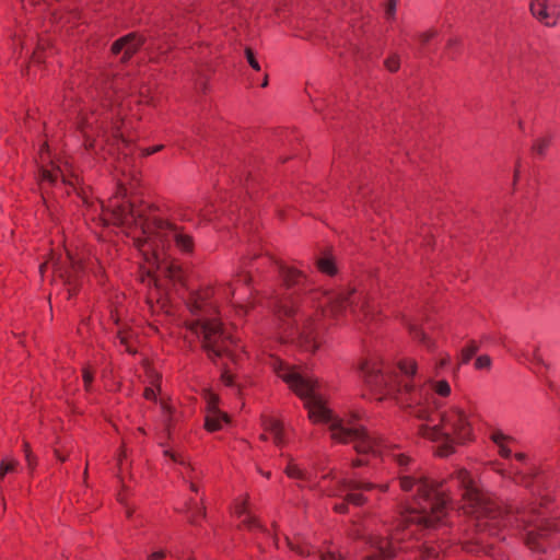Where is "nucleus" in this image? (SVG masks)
Instances as JSON below:
<instances>
[{
	"mask_svg": "<svg viewBox=\"0 0 560 560\" xmlns=\"http://www.w3.org/2000/svg\"><path fill=\"white\" fill-rule=\"evenodd\" d=\"M400 486L405 491H416L417 502L409 512L410 522L430 527L443 517L444 500L425 480L405 476L400 478Z\"/></svg>",
	"mask_w": 560,
	"mask_h": 560,
	"instance_id": "obj_1",
	"label": "nucleus"
},
{
	"mask_svg": "<svg viewBox=\"0 0 560 560\" xmlns=\"http://www.w3.org/2000/svg\"><path fill=\"white\" fill-rule=\"evenodd\" d=\"M506 522L523 530L525 544L534 551H544L549 535L560 530V521L556 517H547L535 506L509 514Z\"/></svg>",
	"mask_w": 560,
	"mask_h": 560,
	"instance_id": "obj_2",
	"label": "nucleus"
},
{
	"mask_svg": "<svg viewBox=\"0 0 560 560\" xmlns=\"http://www.w3.org/2000/svg\"><path fill=\"white\" fill-rule=\"evenodd\" d=\"M467 421L464 413L455 408L441 416V422L422 424L419 434L438 444L439 456L446 457L454 452V438L464 439L467 433Z\"/></svg>",
	"mask_w": 560,
	"mask_h": 560,
	"instance_id": "obj_3",
	"label": "nucleus"
},
{
	"mask_svg": "<svg viewBox=\"0 0 560 560\" xmlns=\"http://www.w3.org/2000/svg\"><path fill=\"white\" fill-rule=\"evenodd\" d=\"M304 407L306 408L308 419L312 422L328 424L334 440H348L347 438H343L341 433L350 438L358 436L360 434L358 431L345 428L340 421L335 418L332 411L328 408L327 402L319 395L307 398L304 402Z\"/></svg>",
	"mask_w": 560,
	"mask_h": 560,
	"instance_id": "obj_4",
	"label": "nucleus"
},
{
	"mask_svg": "<svg viewBox=\"0 0 560 560\" xmlns=\"http://www.w3.org/2000/svg\"><path fill=\"white\" fill-rule=\"evenodd\" d=\"M187 328L201 336L202 347L209 354L221 357L225 352L221 325L217 319L191 322Z\"/></svg>",
	"mask_w": 560,
	"mask_h": 560,
	"instance_id": "obj_5",
	"label": "nucleus"
},
{
	"mask_svg": "<svg viewBox=\"0 0 560 560\" xmlns=\"http://www.w3.org/2000/svg\"><path fill=\"white\" fill-rule=\"evenodd\" d=\"M500 342L503 348L518 362L523 364H529L533 372L538 376H542L545 371L548 370V364L539 354V343L527 342L526 345L522 346L520 343L509 341L505 338Z\"/></svg>",
	"mask_w": 560,
	"mask_h": 560,
	"instance_id": "obj_6",
	"label": "nucleus"
},
{
	"mask_svg": "<svg viewBox=\"0 0 560 560\" xmlns=\"http://www.w3.org/2000/svg\"><path fill=\"white\" fill-rule=\"evenodd\" d=\"M144 43V35L131 32L116 39L110 46V52L114 56L121 55L120 61L128 62L141 49Z\"/></svg>",
	"mask_w": 560,
	"mask_h": 560,
	"instance_id": "obj_7",
	"label": "nucleus"
},
{
	"mask_svg": "<svg viewBox=\"0 0 560 560\" xmlns=\"http://www.w3.org/2000/svg\"><path fill=\"white\" fill-rule=\"evenodd\" d=\"M280 377L298 396L304 399V402L307 400V398L317 395L314 392L316 387V381L301 375L295 370L287 371L285 373L281 374Z\"/></svg>",
	"mask_w": 560,
	"mask_h": 560,
	"instance_id": "obj_8",
	"label": "nucleus"
},
{
	"mask_svg": "<svg viewBox=\"0 0 560 560\" xmlns=\"http://www.w3.org/2000/svg\"><path fill=\"white\" fill-rule=\"evenodd\" d=\"M393 534L371 537L369 544L374 552L364 560H390L395 557L397 546Z\"/></svg>",
	"mask_w": 560,
	"mask_h": 560,
	"instance_id": "obj_9",
	"label": "nucleus"
},
{
	"mask_svg": "<svg viewBox=\"0 0 560 560\" xmlns=\"http://www.w3.org/2000/svg\"><path fill=\"white\" fill-rule=\"evenodd\" d=\"M532 14L546 26H553L560 16L559 5L553 0H534L530 3Z\"/></svg>",
	"mask_w": 560,
	"mask_h": 560,
	"instance_id": "obj_10",
	"label": "nucleus"
},
{
	"mask_svg": "<svg viewBox=\"0 0 560 560\" xmlns=\"http://www.w3.org/2000/svg\"><path fill=\"white\" fill-rule=\"evenodd\" d=\"M103 225H129L136 223L132 205H121L103 211L101 217Z\"/></svg>",
	"mask_w": 560,
	"mask_h": 560,
	"instance_id": "obj_11",
	"label": "nucleus"
},
{
	"mask_svg": "<svg viewBox=\"0 0 560 560\" xmlns=\"http://www.w3.org/2000/svg\"><path fill=\"white\" fill-rule=\"evenodd\" d=\"M235 515L246 529L264 530V526L260 520L252 511V505L248 498H243L236 503Z\"/></svg>",
	"mask_w": 560,
	"mask_h": 560,
	"instance_id": "obj_12",
	"label": "nucleus"
},
{
	"mask_svg": "<svg viewBox=\"0 0 560 560\" xmlns=\"http://www.w3.org/2000/svg\"><path fill=\"white\" fill-rule=\"evenodd\" d=\"M514 442L515 441L512 436L504 434L499 429L492 428V450L494 448L502 458L508 459L511 457V446Z\"/></svg>",
	"mask_w": 560,
	"mask_h": 560,
	"instance_id": "obj_13",
	"label": "nucleus"
},
{
	"mask_svg": "<svg viewBox=\"0 0 560 560\" xmlns=\"http://www.w3.org/2000/svg\"><path fill=\"white\" fill-rule=\"evenodd\" d=\"M357 370L366 384H375L381 373L380 364L374 359H361Z\"/></svg>",
	"mask_w": 560,
	"mask_h": 560,
	"instance_id": "obj_14",
	"label": "nucleus"
},
{
	"mask_svg": "<svg viewBox=\"0 0 560 560\" xmlns=\"http://www.w3.org/2000/svg\"><path fill=\"white\" fill-rule=\"evenodd\" d=\"M353 431H358L360 434L358 436H347L341 433L343 438L348 440H338L339 442H353L355 443V450L360 454L375 453L374 442L366 435V433L362 429H352Z\"/></svg>",
	"mask_w": 560,
	"mask_h": 560,
	"instance_id": "obj_15",
	"label": "nucleus"
},
{
	"mask_svg": "<svg viewBox=\"0 0 560 560\" xmlns=\"http://www.w3.org/2000/svg\"><path fill=\"white\" fill-rule=\"evenodd\" d=\"M222 422L229 423L230 417L223 411L207 412L205 428L209 432L218 431L222 428Z\"/></svg>",
	"mask_w": 560,
	"mask_h": 560,
	"instance_id": "obj_16",
	"label": "nucleus"
},
{
	"mask_svg": "<svg viewBox=\"0 0 560 560\" xmlns=\"http://www.w3.org/2000/svg\"><path fill=\"white\" fill-rule=\"evenodd\" d=\"M262 429L266 432L271 433L276 444H281L283 442V427L279 420H277V419L262 420Z\"/></svg>",
	"mask_w": 560,
	"mask_h": 560,
	"instance_id": "obj_17",
	"label": "nucleus"
},
{
	"mask_svg": "<svg viewBox=\"0 0 560 560\" xmlns=\"http://www.w3.org/2000/svg\"><path fill=\"white\" fill-rule=\"evenodd\" d=\"M318 270L329 277H334L338 272L335 258L330 255L324 254L316 259Z\"/></svg>",
	"mask_w": 560,
	"mask_h": 560,
	"instance_id": "obj_18",
	"label": "nucleus"
},
{
	"mask_svg": "<svg viewBox=\"0 0 560 560\" xmlns=\"http://www.w3.org/2000/svg\"><path fill=\"white\" fill-rule=\"evenodd\" d=\"M57 173H60L61 175L71 173L69 164L67 162H61L59 160H51L44 167L40 175H57Z\"/></svg>",
	"mask_w": 560,
	"mask_h": 560,
	"instance_id": "obj_19",
	"label": "nucleus"
},
{
	"mask_svg": "<svg viewBox=\"0 0 560 560\" xmlns=\"http://www.w3.org/2000/svg\"><path fill=\"white\" fill-rule=\"evenodd\" d=\"M165 236H172L180 249L185 252H191L194 243L190 236L179 233L175 230H171L170 233Z\"/></svg>",
	"mask_w": 560,
	"mask_h": 560,
	"instance_id": "obj_20",
	"label": "nucleus"
},
{
	"mask_svg": "<svg viewBox=\"0 0 560 560\" xmlns=\"http://www.w3.org/2000/svg\"><path fill=\"white\" fill-rule=\"evenodd\" d=\"M463 42L459 37H450L446 40L444 51L448 58L455 59L462 52Z\"/></svg>",
	"mask_w": 560,
	"mask_h": 560,
	"instance_id": "obj_21",
	"label": "nucleus"
},
{
	"mask_svg": "<svg viewBox=\"0 0 560 560\" xmlns=\"http://www.w3.org/2000/svg\"><path fill=\"white\" fill-rule=\"evenodd\" d=\"M163 275L165 278H167L170 281H173V282L182 283L184 280V276H183V271H182L180 267L173 265V264L166 265L163 268Z\"/></svg>",
	"mask_w": 560,
	"mask_h": 560,
	"instance_id": "obj_22",
	"label": "nucleus"
},
{
	"mask_svg": "<svg viewBox=\"0 0 560 560\" xmlns=\"http://www.w3.org/2000/svg\"><path fill=\"white\" fill-rule=\"evenodd\" d=\"M205 399H206V412H214V411H221L219 409V402L220 398L219 395L214 392L208 389L205 392Z\"/></svg>",
	"mask_w": 560,
	"mask_h": 560,
	"instance_id": "obj_23",
	"label": "nucleus"
},
{
	"mask_svg": "<svg viewBox=\"0 0 560 560\" xmlns=\"http://www.w3.org/2000/svg\"><path fill=\"white\" fill-rule=\"evenodd\" d=\"M354 293V289L348 290L346 293L339 294L330 304L331 311L334 313H340L342 311V306L347 303L350 296Z\"/></svg>",
	"mask_w": 560,
	"mask_h": 560,
	"instance_id": "obj_24",
	"label": "nucleus"
},
{
	"mask_svg": "<svg viewBox=\"0 0 560 560\" xmlns=\"http://www.w3.org/2000/svg\"><path fill=\"white\" fill-rule=\"evenodd\" d=\"M439 36V30L435 27H431L425 30L417 35V40L419 42L421 47H425L429 45L434 38Z\"/></svg>",
	"mask_w": 560,
	"mask_h": 560,
	"instance_id": "obj_25",
	"label": "nucleus"
},
{
	"mask_svg": "<svg viewBox=\"0 0 560 560\" xmlns=\"http://www.w3.org/2000/svg\"><path fill=\"white\" fill-rule=\"evenodd\" d=\"M550 143H551V137L538 138L533 143V152L538 156H542V155H545Z\"/></svg>",
	"mask_w": 560,
	"mask_h": 560,
	"instance_id": "obj_26",
	"label": "nucleus"
},
{
	"mask_svg": "<svg viewBox=\"0 0 560 560\" xmlns=\"http://www.w3.org/2000/svg\"><path fill=\"white\" fill-rule=\"evenodd\" d=\"M282 276L288 285H293L303 277V273L295 268H282Z\"/></svg>",
	"mask_w": 560,
	"mask_h": 560,
	"instance_id": "obj_27",
	"label": "nucleus"
},
{
	"mask_svg": "<svg viewBox=\"0 0 560 560\" xmlns=\"http://www.w3.org/2000/svg\"><path fill=\"white\" fill-rule=\"evenodd\" d=\"M431 387L440 396L447 397L451 394V387L446 381H432Z\"/></svg>",
	"mask_w": 560,
	"mask_h": 560,
	"instance_id": "obj_28",
	"label": "nucleus"
},
{
	"mask_svg": "<svg viewBox=\"0 0 560 560\" xmlns=\"http://www.w3.org/2000/svg\"><path fill=\"white\" fill-rule=\"evenodd\" d=\"M479 347L475 341H471L460 351V358L463 363H467L478 351Z\"/></svg>",
	"mask_w": 560,
	"mask_h": 560,
	"instance_id": "obj_29",
	"label": "nucleus"
},
{
	"mask_svg": "<svg viewBox=\"0 0 560 560\" xmlns=\"http://www.w3.org/2000/svg\"><path fill=\"white\" fill-rule=\"evenodd\" d=\"M51 161L50 153L48 150V144L45 142L42 144V148L38 153V165L40 168V172L44 170V167L47 165V163Z\"/></svg>",
	"mask_w": 560,
	"mask_h": 560,
	"instance_id": "obj_30",
	"label": "nucleus"
},
{
	"mask_svg": "<svg viewBox=\"0 0 560 560\" xmlns=\"http://www.w3.org/2000/svg\"><path fill=\"white\" fill-rule=\"evenodd\" d=\"M285 472L290 478H295V479H304L305 478L303 470L299 467L298 464L292 463V462L288 464Z\"/></svg>",
	"mask_w": 560,
	"mask_h": 560,
	"instance_id": "obj_31",
	"label": "nucleus"
},
{
	"mask_svg": "<svg viewBox=\"0 0 560 560\" xmlns=\"http://www.w3.org/2000/svg\"><path fill=\"white\" fill-rule=\"evenodd\" d=\"M384 66L389 72H397L400 68V58L397 55H392L385 59Z\"/></svg>",
	"mask_w": 560,
	"mask_h": 560,
	"instance_id": "obj_32",
	"label": "nucleus"
},
{
	"mask_svg": "<svg viewBox=\"0 0 560 560\" xmlns=\"http://www.w3.org/2000/svg\"><path fill=\"white\" fill-rule=\"evenodd\" d=\"M244 54H245V58H246L247 62L249 63V66L255 71H260V65L255 56L254 50L250 47H246L244 50Z\"/></svg>",
	"mask_w": 560,
	"mask_h": 560,
	"instance_id": "obj_33",
	"label": "nucleus"
},
{
	"mask_svg": "<svg viewBox=\"0 0 560 560\" xmlns=\"http://www.w3.org/2000/svg\"><path fill=\"white\" fill-rule=\"evenodd\" d=\"M400 371L408 375H415L417 371V364L415 361L411 360H405L399 362L398 364Z\"/></svg>",
	"mask_w": 560,
	"mask_h": 560,
	"instance_id": "obj_34",
	"label": "nucleus"
},
{
	"mask_svg": "<svg viewBox=\"0 0 560 560\" xmlns=\"http://www.w3.org/2000/svg\"><path fill=\"white\" fill-rule=\"evenodd\" d=\"M343 487L348 490H371L374 488L372 483L357 482V481H347L343 483Z\"/></svg>",
	"mask_w": 560,
	"mask_h": 560,
	"instance_id": "obj_35",
	"label": "nucleus"
},
{
	"mask_svg": "<svg viewBox=\"0 0 560 560\" xmlns=\"http://www.w3.org/2000/svg\"><path fill=\"white\" fill-rule=\"evenodd\" d=\"M492 471H495L497 474H499L503 477H510L511 474L518 472V470L514 466H511V471H508L501 464L495 463L493 460H492Z\"/></svg>",
	"mask_w": 560,
	"mask_h": 560,
	"instance_id": "obj_36",
	"label": "nucleus"
},
{
	"mask_svg": "<svg viewBox=\"0 0 560 560\" xmlns=\"http://www.w3.org/2000/svg\"><path fill=\"white\" fill-rule=\"evenodd\" d=\"M322 560H343L346 558L345 553L340 550H327L322 553Z\"/></svg>",
	"mask_w": 560,
	"mask_h": 560,
	"instance_id": "obj_37",
	"label": "nucleus"
},
{
	"mask_svg": "<svg viewBox=\"0 0 560 560\" xmlns=\"http://www.w3.org/2000/svg\"><path fill=\"white\" fill-rule=\"evenodd\" d=\"M161 392V387L160 385H156V387H145L144 390H143V397L144 399L147 400H153L155 401L156 398H158V395L160 394Z\"/></svg>",
	"mask_w": 560,
	"mask_h": 560,
	"instance_id": "obj_38",
	"label": "nucleus"
},
{
	"mask_svg": "<svg viewBox=\"0 0 560 560\" xmlns=\"http://www.w3.org/2000/svg\"><path fill=\"white\" fill-rule=\"evenodd\" d=\"M161 409L166 417V423L170 424L172 422V417L174 413V407L166 400H162L160 402Z\"/></svg>",
	"mask_w": 560,
	"mask_h": 560,
	"instance_id": "obj_39",
	"label": "nucleus"
},
{
	"mask_svg": "<svg viewBox=\"0 0 560 560\" xmlns=\"http://www.w3.org/2000/svg\"><path fill=\"white\" fill-rule=\"evenodd\" d=\"M156 260H158V256L155 253H152L151 256H147L145 255V262L149 264L150 266L144 270V272L148 275V276H151L152 272H153V267L156 265Z\"/></svg>",
	"mask_w": 560,
	"mask_h": 560,
	"instance_id": "obj_40",
	"label": "nucleus"
},
{
	"mask_svg": "<svg viewBox=\"0 0 560 560\" xmlns=\"http://www.w3.org/2000/svg\"><path fill=\"white\" fill-rule=\"evenodd\" d=\"M82 378L85 384V388L89 389L93 382V374L89 369H84L82 372Z\"/></svg>",
	"mask_w": 560,
	"mask_h": 560,
	"instance_id": "obj_41",
	"label": "nucleus"
},
{
	"mask_svg": "<svg viewBox=\"0 0 560 560\" xmlns=\"http://www.w3.org/2000/svg\"><path fill=\"white\" fill-rule=\"evenodd\" d=\"M164 455H165V456H168V457H170L173 462H175V463H178V464H180V465H184V464H185L183 456H182V455H179V454H176V453H174V452H172V451L166 450V451L164 452Z\"/></svg>",
	"mask_w": 560,
	"mask_h": 560,
	"instance_id": "obj_42",
	"label": "nucleus"
},
{
	"mask_svg": "<svg viewBox=\"0 0 560 560\" xmlns=\"http://www.w3.org/2000/svg\"><path fill=\"white\" fill-rule=\"evenodd\" d=\"M490 364V360L487 355H481L479 358H477L476 362H475V366L477 369H485L487 366H489Z\"/></svg>",
	"mask_w": 560,
	"mask_h": 560,
	"instance_id": "obj_43",
	"label": "nucleus"
},
{
	"mask_svg": "<svg viewBox=\"0 0 560 560\" xmlns=\"http://www.w3.org/2000/svg\"><path fill=\"white\" fill-rule=\"evenodd\" d=\"M347 500L353 504L360 505L364 502V498L361 494L349 493Z\"/></svg>",
	"mask_w": 560,
	"mask_h": 560,
	"instance_id": "obj_44",
	"label": "nucleus"
},
{
	"mask_svg": "<svg viewBox=\"0 0 560 560\" xmlns=\"http://www.w3.org/2000/svg\"><path fill=\"white\" fill-rule=\"evenodd\" d=\"M120 124H121V121H120L119 124L117 122V124L115 125V127L113 128V133H112V136H113V138H114L115 140H121V141H125L124 136H122V133H121V131H120Z\"/></svg>",
	"mask_w": 560,
	"mask_h": 560,
	"instance_id": "obj_45",
	"label": "nucleus"
},
{
	"mask_svg": "<svg viewBox=\"0 0 560 560\" xmlns=\"http://www.w3.org/2000/svg\"><path fill=\"white\" fill-rule=\"evenodd\" d=\"M395 11H396V1L395 0H389L387 9H386V15L389 19H393L394 15H395Z\"/></svg>",
	"mask_w": 560,
	"mask_h": 560,
	"instance_id": "obj_46",
	"label": "nucleus"
},
{
	"mask_svg": "<svg viewBox=\"0 0 560 560\" xmlns=\"http://www.w3.org/2000/svg\"><path fill=\"white\" fill-rule=\"evenodd\" d=\"M13 467L12 463H2L0 466V477L2 478L8 471H11Z\"/></svg>",
	"mask_w": 560,
	"mask_h": 560,
	"instance_id": "obj_47",
	"label": "nucleus"
},
{
	"mask_svg": "<svg viewBox=\"0 0 560 560\" xmlns=\"http://www.w3.org/2000/svg\"><path fill=\"white\" fill-rule=\"evenodd\" d=\"M31 62H32V63H40V62H43V56H42V50H40V48H37V49L33 52V56H32Z\"/></svg>",
	"mask_w": 560,
	"mask_h": 560,
	"instance_id": "obj_48",
	"label": "nucleus"
},
{
	"mask_svg": "<svg viewBox=\"0 0 560 560\" xmlns=\"http://www.w3.org/2000/svg\"><path fill=\"white\" fill-rule=\"evenodd\" d=\"M276 372L278 373V375L280 376L281 374L285 373L287 371H294L293 369H289V368H284L282 365V363H279V365H277L275 368Z\"/></svg>",
	"mask_w": 560,
	"mask_h": 560,
	"instance_id": "obj_49",
	"label": "nucleus"
},
{
	"mask_svg": "<svg viewBox=\"0 0 560 560\" xmlns=\"http://www.w3.org/2000/svg\"><path fill=\"white\" fill-rule=\"evenodd\" d=\"M397 462L399 465H406L409 462V458L404 454H399L397 455Z\"/></svg>",
	"mask_w": 560,
	"mask_h": 560,
	"instance_id": "obj_50",
	"label": "nucleus"
},
{
	"mask_svg": "<svg viewBox=\"0 0 560 560\" xmlns=\"http://www.w3.org/2000/svg\"><path fill=\"white\" fill-rule=\"evenodd\" d=\"M161 148H162L161 145L153 147V148H148L145 150V154L147 155L153 154V153L158 152Z\"/></svg>",
	"mask_w": 560,
	"mask_h": 560,
	"instance_id": "obj_51",
	"label": "nucleus"
},
{
	"mask_svg": "<svg viewBox=\"0 0 560 560\" xmlns=\"http://www.w3.org/2000/svg\"><path fill=\"white\" fill-rule=\"evenodd\" d=\"M515 459L518 460V462H524L525 458H526V455L524 453H516L514 455Z\"/></svg>",
	"mask_w": 560,
	"mask_h": 560,
	"instance_id": "obj_52",
	"label": "nucleus"
},
{
	"mask_svg": "<svg viewBox=\"0 0 560 560\" xmlns=\"http://www.w3.org/2000/svg\"><path fill=\"white\" fill-rule=\"evenodd\" d=\"M67 255H68V258L70 259L71 264L73 267H75L77 265H79V261H77L74 259V257L72 256V254L70 252H67Z\"/></svg>",
	"mask_w": 560,
	"mask_h": 560,
	"instance_id": "obj_53",
	"label": "nucleus"
},
{
	"mask_svg": "<svg viewBox=\"0 0 560 560\" xmlns=\"http://www.w3.org/2000/svg\"><path fill=\"white\" fill-rule=\"evenodd\" d=\"M467 494H468L469 497H471V498H472L474 495H477V489H475L474 487H469V488H468V492H467Z\"/></svg>",
	"mask_w": 560,
	"mask_h": 560,
	"instance_id": "obj_54",
	"label": "nucleus"
},
{
	"mask_svg": "<svg viewBox=\"0 0 560 560\" xmlns=\"http://www.w3.org/2000/svg\"><path fill=\"white\" fill-rule=\"evenodd\" d=\"M223 381L228 384V385H231L232 384V376L231 375H223Z\"/></svg>",
	"mask_w": 560,
	"mask_h": 560,
	"instance_id": "obj_55",
	"label": "nucleus"
},
{
	"mask_svg": "<svg viewBox=\"0 0 560 560\" xmlns=\"http://www.w3.org/2000/svg\"><path fill=\"white\" fill-rule=\"evenodd\" d=\"M268 84V74L266 73L261 83V86L265 88Z\"/></svg>",
	"mask_w": 560,
	"mask_h": 560,
	"instance_id": "obj_56",
	"label": "nucleus"
},
{
	"mask_svg": "<svg viewBox=\"0 0 560 560\" xmlns=\"http://www.w3.org/2000/svg\"><path fill=\"white\" fill-rule=\"evenodd\" d=\"M190 489H191V491H194V492H197V491H198V488H197V486H196L195 483H191V485H190Z\"/></svg>",
	"mask_w": 560,
	"mask_h": 560,
	"instance_id": "obj_57",
	"label": "nucleus"
},
{
	"mask_svg": "<svg viewBox=\"0 0 560 560\" xmlns=\"http://www.w3.org/2000/svg\"><path fill=\"white\" fill-rule=\"evenodd\" d=\"M56 455H57V457H58V459L60 462H65L66 460V458L63 456H61L58 452L56 453Z\"/></svg>",
	"mask_w": 560,
	"mask_h": 560,
	"instance_id": "obj_58",
	"label": "nucleus"
},
{
	"mask_svg": "<svg viewBox=\"0 0 560 560\" xmlns=\"http://www.w3.org/2000/svg\"><path fill=\"white\" fill-rule=\"evenodd\" d=\"M85 147L86 148H92L93 147V142H90L89 140L85 141Z\"/></svg>",
	"mask_w": 560,
	"mask_h": 560,
	"instance_id": "obj_59",
	"label": "nucleus"
},
{
	"mask_svg": "<svg viewBox=\"0 0 560 560\" xmlns=\"http://www.w3.org/2000/svg\"><path fill=\"white\" fill-rule=\"evenodd\" d=\"M491 513H492V520L494 518V502L492 501V510H491Z\"/></svg>",
	"mask_w": 560,
	"mask_h": 560,
	"instance_id": "obj_60",
	"label": "nucleus"
},
{
	"mask_svg": "<svg viewBox=\"0 0 560 560\" xmlns=\"http://www.w3.org/2000/svg\"><path fill=\"white\" fill-rule=\"evenodd\" d=\"M196 308H198L197 304L191 305V311L194 312Z\"/></svg>",
	"mask_w": 560,
	"mask_h": 560,
	"instance_id": "obj_61",
	"label": "nucleus"
},
{
	"mask_svg": "<svg viewBox=\"0 0 560 560\" xmlns=\"http://www.w3.org/2000/svg\"><path fill=\"white\" fill-rule=\"evenodd\" d=\"M260 439H261L262 441H266V440H267V438H266V435H265V434H261V435H260Z\"/></svg>",
	"mask_w": 560,
	"mask_h": 560,
	"instance_id": "obj_62",
	"label": "nucleus"
},
{
	"mask_svg": "<svg viewBox=\"0 0 560 560\" xmlns=\"http://www.w3.org/2000/svg\"><path fill=\"white\" fill-rule=\"evenodd\" d=\"M288 546H289L292 550H294V547L291 545V542H288Z\"/></svg>",
	"mask_w": 560,
	"mask_h": 560,
	"instance_id": "obj_63",
	"label": "nucleus"
},
{
	"mask_svg": "<svg viewBox=\"0 0 560 560\" xmlns=\"http://www.w3.org/2000/svg\"><path fill=\"white\" fill-rule=\"evenodd\" d=\"M163 221L159 222V228H162Z\"/></svg>",
	"mask_w": 560,
	"mask_h": 560,
	"instance_id": "obj_64",
	"label": "nucleus"
}]
</instances>
